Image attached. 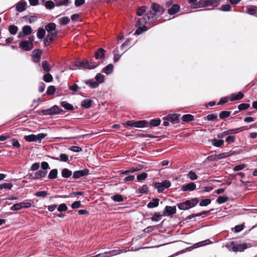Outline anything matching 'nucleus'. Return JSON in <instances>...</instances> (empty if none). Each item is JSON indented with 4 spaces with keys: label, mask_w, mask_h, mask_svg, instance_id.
<instances>
[{
    "label": "nucleus",
    "mask_w": 257,
    "mask_h": 257,
    "mask_svg": "<svg viewBox=\"0 0 257 257\" xmlns=\"http://www.w3.org/2000/svg\"><path fill=\"white\" fill-rule=\"evenodd\" d=\"M198 203V200L197 198H193L181 203H178L177 206L180 210H187L195 206Z\"/></svg>",
    "instance_id": "1"
},
{
    "label": "nucleus",
    "mask_w": 257,
    "mask_h": 257,
    "mask_svg": "<svg viewBox=\"0 0 257 257\" xmlns=\"http://www.w3.org/2000/svg\"><path fill=\"white\" fill-rule=\"evenodd\" d=\"M56 25L54 23H50L45 26V30L47 32V36L55 38L58 34V31L56 29Z\"/></svg>",
    "instance_id": "2"
},
{
    "label": "nucleus",
    "mask_w": 257,
    "mask_h": 257,
    "mask_svg": "<svg viewBox=\"0 0 257 257\" xmlns=\"http://www.w3.org/2000/svg\"><path fill=\"white\" fill-rule=\"evenodd\" d=\"M226 246L229 250H232L234 252L242 251L247 248V245L245 243L236 244L234 242H232L231 243L227 244Z\"/></svg>",
    "instance_id": "3"
},
{
    "label": "nucleus",
    "mask_w": 257,
    "mask_h": 257,
    "mask_svg": "<svg viewBox=\"0 0 257 257\" xmlns=\"http://www.w3.org/2000/svg\"><path fill=\"white\" fill-rule=\"evenodd\" d=\"M62 110L57 105H54L51 108L43 109L42 113L44 115H54L59 113Z\"/></svg>",
    "instance_id": "4"
},
{
    "label": "nucleus",
    "mask_w": 257,
    "mask_h": 257,
    "mask_svg": "<svg viewBox=\"0 0 257 257\" xmlns=\"http://www.w3.org/2000/svg\"><path fill=\"white\" fill-rule=\"evenodd\" d=\"M171 185V183L169 180H165L162 182L155 183V187L157 189L159 193H162L165 189L169 188Z\"/></svg>",
    "instance_id": "5"
},
{
    "label": "nucleus",
    "mask_w": 257,
    "mask_h": 257,
    "mask_svg": "<svg viewBox=\"0 0 257 257\" xmlns=\"http://www.w3.org/2000/svg\"><path fill=\"white\" fill-rule=\"evenodd\" d=\"M98 63L89 62L88 61L78 62L76 64V66L82 67L85 69H92L98 66Z\"/></svg>",
    "instance_id": "6"
},
{
    "label": "nucleus",
    "mask_w": 257,
    "mask_h": 257,
    "mask_svg": "<svg viewBox=\"0 0 257 257\" xmlns=\"http://www.w3.org/2000/svg\"><path fill=\"white\" fill-rule=\"evenodd\" d=\"M32 204L30 202H20L12 206L10 208V210L12 211H18L23 208H30Z\"/></svg>",
    "instance_id": "7"
},
{
    "label": "nucleus",
    "mask_w": 257,
    "mask_h": 257,
    "mask_svg": "<svg viewBox=\"0 0 257 257\" xmlns=\"http://www.w3.org/2000/svg\"><path fill=\"white\" fill-rule=\"evenodd\" d=\"M19 47L24 51H29L33 48L34 45L33 43H30L29 41L23 40L20 41Z\"/></svg>",
    "instance_id": "8"
},
{
    "label": "nucleus",
    "mask_w": 257,
    "mask_h": 257,
    "mask_svg": "<svg viewBox=\"0 0 257 257\" xmlns=\"http://www.w3.org/2000/svg\"><path fill=\"white\" fill-rule=\"evenodd\" d=\"M176 213V207L175 206H166L163 211V215L166 216H170Z\"/></svg>",
    "instance_id": "9"
},
{
    "label": "nucleus",
    "mask_w": 257,
    "mask_h": 257,
    "mask_svg": "<svg viewBox=\"0 0 257 257\" xmlns=\"http://www.w3.org/2000/svg\"><path fill=\"white\" fill-rule=\"evenodd\" d=\"M89 174V170L87 169L74 171L73 174L74 179H79L81 177L87 176Z\"/></svg>",
    "instance_id": "10"
},
{
    "label": "nucleus",
    "mask_w": 257,
    "mask_h": 257,
    "mask_svg": "<svg viewBox=\"0 0 257 257\" xmlns=\"http://www.w3.org/2000/svg\"><path fill=\"white\" fill-rule=\"evenodd\" d=\"M42 51L40 50L36 49L33 51V61L35 63L39 62L41 59Z\"/></svg>",
    "instance_id": "11"
},
{
    "label": "nucleus",
    "mask_w": 257,
    "mask_h": 257,
    "mask_svg": "<svg viewBox=\"0 0 257 257\" xmlns=\"http://www.w3.org/2000/svg\"><path fill=\"white\" fill-rule=\"evenodd\" d=\"M196 186L194 183L191 182L183 185L182 190L183 191H192L196 189Z\"/></svg>",
    "instance_id": "12"
},
{
    "label": "nucleus",
    "mask_w": 257,
    "mask_h": 257,
    "mask_svg": "<svg viewBox=\"0 0 257 257\" xmlns=\"http://www.w3.org/2000/svg\"><path fill=\"white\" fill-rule=\"evenodd\" d=\"M244 97V94L241 92H239L237 94H231L229 96V99L231 101H234L242 99Z\"/></svg>",
    "instance_id": "13"
},
{
    "label": "nucleus",
    "mask_w": 257,
    "mask_h": 257,
    "mask_svg": "<svg viewBox=\"0 0 257 257\" xmlns=\"http://www.w3.org/2000/svg\"><path fill=\"white\" fill-rule=\"evenodd\" d=\"M152 9L157 15H161L163 12V8L156 4H152Z\"/></svg>",
    "instance_id": "14"
},
{
    "label": "nucleus",
    "mask_w": 257,
    "mask_h": 257,
    "mask_svg": "<svg viewBox=\"0 0 257 257\" xmlns=\"http://www.w3.org/2000/svg\"><path fill=\"white\" fill-rule=\"evenodd\" d=\"M47 174V170H39L36 172L35 176L32 179H40L45 177Z\"/></svg>",
    "instance_id": "15"
},
{
    "label": "nucleus",
    "mask_w": 257,
    "mask_h": 257,
    "mask_svg": "<svg viewBox=\"0 0 257 257\" xmlns=\"http://www.w3.org/2000/svg\"><path fill=\"white\" fill-rule=\"evenodd\" d=\"M105 50L103 48H99L95 53V58L96 59H102L104 57Z\"/></svg>",
    "instance_id": "16"
},
{
    "label": "nucleus",
    "mask_w": 257,
    "mask_h": 257,
    "mask_svg": "<svg viewBox=\"0 0 257 257\" xmlns=\"http://www.w3.org/2000/svg\"><path fill=\"white\" fill-rule=\"evenodd\" d=\"M243 130V127L234 128V129H230V130H228L227 131L224 132V134H226V135L230 136V135L236 134L239 132H241Z\"/></svg>",
    "instance_id": "17"
},
{
    "label": "nucleus",
    "mask_w": 257,
    "mask_h": 257,
    "mask_svg": "<svg viewBox=\"0 0 257 257\" xmlns=\"http://www.w3.org/2000/svg\"><path fill=\"white\" fill-rule=\"evenodd\" d=\"M164 120H169L172 123L176 122L178 120V115L176 114H171L164 118Z\"/></svg>",
    "instance_id": "18"
},
{
    "label": "nucleus",
    "mask_w": 257,
    "mask_h": 257,
    "mask_svg": "<svg viewBox=\"0 0 257 257\" xmlns=\"http://www.w3.org/2000/svg\"><path fill=\"white\" fill-rule=\"evenodd\" d=\"M26 6L27 3L26 2L23 1H21L17 4L16 9L20 12H23L26 10Z\"/></svg>",
    "instance_id": "19"
},
{
    "label": "nucleus",
    "mask_w": 257,
    "mask_h": 257,
    "mask_svg": "<svg viewBox=\"0 0 257 257\" xmlns=\"http://www.w3.org/2000/svg\"><path fill=\"white\" fill-rule=\"evenodd\" d=\"M142 169L141 167H132L129 168L128 170L125 171H123L121 172V174L122 175H127L129 173H134L135 172L138 171Z\"/></svg>",
    "instance_id": "20"
},
{
    "label": "nucleus",
    "mask_w": 257,
    "mask_h": 257,
    "mask_svg": "<svg viewBox=\"0 0 257 257\" xmlns=\"http://www.w3.org/2000/svg\"><path fill=\"white\" fill-rule=\"evenodd\" d=\"M180 9V7L178 4H174L172 6L170 9H168V13L170 15H174L177 13Z\"/></svg>",
    "instance_id": "21"
},
{
    "label": "nucleus",
    "mask_w": 257,
    "mask_h": 257,
    "mask_svg": "<svg viewBox=\"0 0 257 257\" xmlns=\"http://www.w3.org/2000/svg\"><path fill=\"white\" fill-rule=\"evenodd\" d=\"M157 14L154 12H148L146 17L147 18L149 23L154 21L156 19Z\"/></svg>",
    "instance_id": "22"
},
{
    "label": "nucleus",
    "mask_w": 257,
    "mask_h": 257,
    "mask_svg": "<svg viewBox=\"0 0 257 257\" xmlns=\"http://www.w3.org/2000/svg\"><path fill=\"white\" fill-rule=\"evenodd\" d=\"M111 199L114 202H123L125 198L120 194H116L111 197Z\"/></svg>",
    "instance_id": "23"
},
{
    "label": "nucleus",
    "mask_w": 257,
    "mask_h": 257,
    "mask_svg": "<svg viewBox=\"0 0 257 257\" xmlns=\"http://www.w3.org/2000/svg\"><path fill=\"white\" fill-rule=\"evenodd\" d=\"M51 158L53 160L64 162H66L68 160V156L65 154H61L59 158L55 157H52Z\"/></svg>",
    "instance_id": "24"
},
{
    "label": "nucleus",
    "mask_w": 257,
    "mask_h": 257,
    "mask_svg": "<svg viewBox=\"0 0 257 257\" xmlns=\"http://www.w3.org/2000/svg\"><path fill=\"white\" fill-rule=\"evenodd\" d=\"M210 142L211 144L216 147H220L224 144V141L221 139L218 140L216 139H213L210 140Z\"/></svg>",
    "instance_id": "25"
},
{
    "label": "nucleus",
    "mask_w": 257,
    "mask_h": 257,
    "mask_svg": "<svg viewBox=\"0 0 257 257\" xmlns=\"http://www.w3.org/2000/svg\"><path fill=\"white\" fill-rule=\"evenodd\" d=\"M159 199L158 198H154L152 201L149 202L147 204V207L149 208H153L157 207L159 205Z\"/></svg>",
    "instance_id": "26"
},
{
    "label": "nucleus",
    "mask_w": 257,
    "mask_h": 257,
    "mask_svg": "<svg viewBox=\"0 0 257 257\" xmlns=\"http://www.w3.org/2000/svg\"><path fill=\"white\" fill-rule=\"evenodd\" d=\"M70 3L69 0H56L55 2L56 7L68 6Z\"/></svg>",
    "instance_id": "27"
},
{
    "label": "nucleus",
    "mask_w": 257,
    "mask_h": 257,
    "mask_svg": "<svg viewBox=\"0 0 257 257\" xmlns=\"http://www.w3.org/2000/svg\"><path fill=\"white\" fill-rule=\"evenodd\" d=\"M149 23L146 17H143L142 18L139 19L136 24V27H139L140 26H145V24Z\"/></svg>",
    "instance_id": "28"
},
{
    "label": "nucleus",
    "mask_w": 257,
    "mask_h": 257,
    "mask_svg": "<svg viewBox=\"0 0 257 257\" xmlns=\"http://www.w3.org/2000/svg\"><path fill=\"white\" fill-rule=\"evenodd\" d=\"M92 100L89 99H86L81 102V106L85 108H89L92 104Z\"/></svg>",
    "instance_id": "29"
},
{
    "label": "nucleus",
    "mask_w": 257,
    "mask_h": 257,
    "mask_svg": "<svg viewBox=\"0 0 257 257\" xmlns=\"http://www.w3.org/2000/svg\"><path fill=\"white\" fill-rule=\"evenodd\" d=\"M113 69V66L111 64H109L107 65L106 66H105L103 69V72H104L105 74L108 75L110 74L112 71Z\"/></svg>",
    "instance_id": "30"
},
{
    "label": "nucleus",
    "mask_w": 257,
    "mask_h": 257,
    "mask_svg": "<svg viewBox=\"0 0 257 257\" xmlns=\"http://www.w3.org/2000/svg\"><path fill=\"white\" fill-rule=\"evenodd\" d=\"M148 122L146 120L136 121L135 127L143 128L147 126Z\"/></svg>",
    "instance_id": "31"
},
{
    "label": "nucleus",
    "mask_w": 257,
    "mask_h": 257,
    "mask_svg": "<svg viewBox=\"0 0 257 257\" xmlns=\"http://www.w3.org/2000/svg\"><path fill=\"white\" fill-rule=\"evenodd\" d=\"M62 176L63 178H67L70 177L72 175L71 171L67 168L63 169L61 172Z\"/></svg>",
    "instance_id": "32"
},
{
    "label": "nucleus",
    "mask_w": 257,
    "mask_h": 257,
    "mask_svg": "<svg viewBox=\"0 0 257 257\" xmlns=\"http://www.w3.org/2000/svg\"><path fill=\"white\" fill-rule=\"evenodd\" d=\"M61 105L64 109L67 110H72L74 109L73 106L67 101L61 102Z\"/></svg>",
    "instance_id": "33"
},
{
    "label": "nucleus",
    "mask_w": 257,
    "mask_h": 257,
    "mask_svg": "<svg viewBox=\"0 0 257 257\" xmlns=\"http://www.w3.org/2000/svg\"><path fill=\"white\" fill-rule=\"evenodd\" d=\"M45 34H46L45 28L43 29L42 28H41L38 30L37 36L38 39H42L45 36Z\"/></svg>",
    "instance_id": "34"
},
{
    "label": "nucleus",
    "mask_w": 257,
    "mask_h": 257,
    "mask_svg": "<svg viewBox=\"0 0 257 257\" xmlns=\"http://www.w3.org/2000/svg\"><path fill=\"white\" fill-rule=\"evenodd\" d=\"M25 140L28 142H36L37 140L36 139V135H30L28 136H24Z\"/></svg>",
    "instance_id": "35"
},
{
    "label": "nucleus",
    "mask_w": 257,
    "mask_h": 257,
    "mask_svg": "<svg viewBox=\"0 0 257 257\" xmlns=\"http://www.w3.org/2000/svg\"><path fill=\"white\" fill-rule=\"evenodd\" d=\"M211 242L209 239H206L205 240L199 242L197 243H195L194 245V247L197 248V247H199L200 246H203L205 245L209 244L211 243Z\"/></svg>",
    "instance_id": "36"
},
{
    "label": "nucleus",
    "mask_w": 257,
    "mask_h": 257,
    "mask_svg": "<svg viewBox=\"0 0 257 257\" xmlns=\"http://www.w3.org/2000/svg\"><path fill=\"white\" fill-rule=\"evenodd\" d=\"M228 200V197L226 196H219L216 202L219 204H223Z\"/></svg>",
    "instance_id": "37"
},
{
    "label": "nucleus",
    "mask_w": 257,
    "mask_h": 257,
    "mask_svg": "<svg viewBox=\"0 0 257 257\" xmlns=\"http://www.w3.org/2000/svg\"><path fill=\"white\" fill-rule=\"evenodd\" d=\"M22 31L24 32V34L26 36L30 35L32 32V29L31 26L29 25L24 26L22 28Z\"/></svg>",
    "instance_id": "38"
},
{
    "label": "nucleus",
    "mask_w": 257,
    "mask_h": 257,
    "mask_svg": "<svg viewBox=\"0 0 257 257\" xmlns=\"http://www.w3.org/2000/svg\"><path fill=\"white\" fill-rule=\"evenodd\" d=\"M194 119V116L191 114H184L182 117V120L183 121L189 122Z\"/></svg>",
    "instance_id": "39"
},
{
    "label": "nucleus",
    "mask_w": 257,
    "mask_h": 257,
    "mask_svg": "<svg viewBox=\"0 0 257 257\" xmlns=\"http://www.w3.org/2000/svg\"><path fill=\"white\" fill-rule=\"evenodd\" d=\"M187 177L191 180H195L197 179L198 176L195 172L190 171L187 174Z\"/></svg>",
    "instance_id": "40"
},
{
    "label": "nucleus",
    "mask_w": 257,
    "mask_h": 257,
    "mask_svg": "<svg viewBox=\"0 0 257 257\" xmlns=\"http://www.w3.org/2000/svg\"><path fill=\"white\" fill-rule=\"evenodd\" d=\"M58 171L56 169H52L48 175V178L50 179L56 178L57 176Z\"/></svg>",
    "instance_id": "41"
},
{
    "label": "nucleus",
    "mask_w": 257,
    "mask_h": 257,
    "mask_svg": "<svg viewBox=\"0 0 257 257\" xmlns=\"http://www.w3.org/2000/svg\"><path fill=\"white\" fill-rule=\"evenodd\" d=\"M85 83L92 88H95L99 85V83L97 81H95L93 80H87Z\"/></svg>",
    "instance_id": "42"
},
{
    "label": "nucleus",
    "mask_w": 257,
    "mask_h": 257,
    "mask_svg": "<svg viewBox=\"0 0 257 257\" xmlns=\"http://www.w3.org/2000/svg\"><path fill=\"white\" fill-rule=\"evenodd\" d=\"M13 184L12 183H4L0 184V189H9L10 190L13 187Z\"/></svg>",
    "instance_id": "43"
},
{
    "label": "nucleus",
    "mask_w": 257,
    "mask_h": 257,
    "mask_svg": "<svg viewBox=\"0 0 257 257\" xmlns=\"http://www.w3.org/2000/svg\"><path fill=\"white\" fill-rule=\"evenodd\" d=\"M162 215L159 212H155L151 218L152 221H158L161 219Z\"/></svg>",
    "instance_id": "44"
},
{
    "label": "nucleus",
    "mask_w": 257,
    "mask_h": 257,
    "mask_svg": "<svg viewBox=\"0 0 257 257\" xmlns=\"http://www.w3.org/2000/svg\"><path fill=\"white\" fill-rule=\"evenodd\" d=\"M256 9L255 7L251 6L247 8V13L249 15H253L256 13Z\"/></svg>",
    "instance_id": "45"
},
{
    "label": "nucleus",
    "mask_w": 257,
    "mask_h": 257,
    "mask_svg": "<svg viewBox=\"0 0 257 257\" xmlns=\"http://www.w3.org/2000/svg\"><path fill=\"white\" fill-rule=\"evenodd\" d=\"M231 112L228 111H222L219 114V117L221 119H224L229 117L230 115Z\"/></svg>",
    "instance_id": "46"
},
{
    "label": "nucleus",
    "mask_w": 257,
    "mask_h": 257,
    "mask_svg": "<svg viewBox=\"0 0 257 257\" xmlns=\"http://www.w3.org/2000/svg\"><path fill=\"white\" fill-rule=\"evenodd\" d=\"M9 30L10 33L12 35H14L17 33L18 28L17 26H16L15 25H11L9 28Z\"/></svg>",
    "instance_id": "47"
},
{
    "label": "nucleus",
    "mask_w": 257,
    "mask_h": 257,
    "mask_svg": "<svg viewBox=\"0 0 257 257\" xmlns=\"http://www.w3.org/2000/svg\"><path fill=\"white\" fill-rule=\"evenodd\" d=\"M147 30V27L145 26H143V27L139 26L138 29L136 30L135 32V34L140 35L142 32H145Z\"/></svg>",
    "instance_id": "48"
},
{
    "label": "nucleus",
    "mask_w": 257,
    "mask_h": 257,
    "mask_svg": "<svg viewBox=\"0 0 257 257\" xmlns=\"http://www.w3.org/2000/svg\"><path fill=\"white\" fill-rule=\"evenodd\" d=\"M204 5L210 6L218 2V0H201Z\"/></svg>",
    "instance_id": "49"
},
{
    "label": "nucleus",
    "mask_w": 257,
    "mask_h": 257,
    "mask_svg": "<svg viewBox=\"0 0 257 257\" xmlns=\"http://www.w3.org/2000/svg\"><path fill=\"white\" fill-rule=\"evenodd\" d=\"M42 66L44 70L46 72H49L50 70V65L47 61H43L42 63Z\"/></svg>",
    "instance_id": "50"
},
{
    "label": "nucleus",
    "mask_w": 257,
    "mask_h": 257,
    "mask_svg": "<svg viewBox=\"0 0 257 257\" xmlns=\"http://www.w3.org/2000/svg\"><path fill=\"white\" fill-rule=\"evenodd\" d=\"M148 192V187L146 185H144L141 187V188L139 189L138 191V192H139L141 194H147Z\"/></svg>",
    "instance_id": "51"
},
{
    "label": "nucleus",
    "mask_w": 257,
    "mask_h": 257,
    "mask_svg": "<svg viewBox=\"0 0 257 257\" xmlns=\"http://www.w3.org/2000/svg\"><path fill=\"white\" fill-rule=\"evenodd\" d=\"M45 6L48 9H52L54 8L55 4L52 1H48L45 3Z\"/></svg>",
    "instance_id": "52"
},
{
    "label": "nucleus",
    "mask_w": 257,
    "mask_h": 257,
    "mask_svg": "<svg viewBox=\"0 0 257 257\" xmlns=\"http://www.w3.org/2000/svg\"><path fill=\"white\" fill-rule=\"evenodd\" d=\"M43 80L46 82H50L53 80V77L50 73H47L44 75Z\"/></svg>",
    "instance_id": "53"
},
{
    "label": "nucleus",
    "mask_w": 257,
    "mask_h": 257,
    "mask_svg": "<svg viewBox=\"0 0 257 257\" xmlns=\"http://www.w3.org/2000/svg\"><path fill=\"white\" fill-rule=\"evenodd\" d=\"M59 22L60 24L65 25H67L69 23L70 19H69V18L67 17H64L60 19Z\"/></svg>",
    "instance_id": "54"
},
{
    "label": "nucleus",
    "mask_w": 257,
    "mask_h": 257,
    "mask_svg": "<svg viewBox=\"0 0 257 257\" xmlns=\"http://www.w3.org/2000/svg\"><path fill=\"white\" fill-rule=\"evenodd\" d=\"M47 136L46 134L40 133L36 135L37 142L41 143L42 140L44 139Z\"/></svg>",
    "instance_id": "55"
},
{
    "label": "nucleus",
    "mask_w": 257,
    "mask_h": 257,
    "mask_svg": "<svg viewBox=\"0 0 257 257\" xmlns=\"http://www.w3.org/2000/svg\"><path fill=\"white\" fill-rule=\"evenodd\" d=\"M80 88L75 83L69 86V89L73 92H77Z\"/></svg>",
    "instance_id": "56"
},
{
    "label": "nucleus",
    "mask_w": 257,
    "mask_h": 257,
    "mask_svg": "<svg viewBox=\"0 0 257 257\" xmlns=\"http://www.w3.org/2000/svg\"><path fill=\"white\" fill-rule=\"evenodd\" d=\"M68 207L65 203H62L59 205L57 210L59 212L65 211L67 210Z\"/></svg>",
    "instance_id": "57"
},
{
    "label": "nucleus",
    "mask_w": 257,
    "mask_h": 257,
    "mask_svg": "<svg viewBox=\"0 0 257 257\" xmlns=\"http://www.w3.org/2000/svg\"><path fill=\"white\" fill-rule=\"evenodd\" d=\"M161 123V120L160 119H153L150 121V125L153 126H157Z\"/></svg>",
    "instance_id": "58"
},
{
    "label": "nucleus",
    "mask_w": 257,
    "mask_h": 257,
    "mask_svg": "<svg viewBox=\"0 0 257 257\" xmlns=\"http://www.w3.org/2000/svg\"><path fill=\"white\" fill-rule=\"evenodd\" d=\"M217 115L215 114H209L207 116V119L209 121H217Z\"/></svg>",
    "instance_id": "59"
},
{
    "label": "nucleus",
    "mask_w": 257,
    "mask_h": 257,
    "mask_svg": "<svg viewBox=\"0 0 257 257\" xmlns=\"http://www.w3.org/2000/svg\"><path fill=\"white\" fill-rule=\"evenodd\" d=\"M211 200L210 199H205L202 200L199 203L201 206H206L210 204Z\"/></svg>",
    "instance_id": "60"
},
{
    "label": "nucleus",
    "mask_w": 257,
    "mask_h": 257,
    "mask_svg": "<svg viewBox=\"0 0 257 257\" xmlns=\"http://www.w3.org/2000/svg\"><path fill=\"white\" fill-rule=\"evenodd\" d=\"M146 12V8L145 7H141L137 11V14L138 16H141Z\"/></svg>",
    "instance_id": "61"
},
{
    "label": "nucleus",
    "mask_w": 257,
    "mask_h": 257,
    "mask_svg": "<svg viewBox=\"0 0 257 257\" xmlns=\"http://www.w3.org/2000/svg\"><path fill=\"white\" fill-rule=\"evenodd\" d=\"M47 192L45 191H42L35 193V196L37 197H45L47 195Z\"/></svg>",
    "instance_id": "62"
},
{
    "label": "nucleus",
    "mask_w": 257,
    "mask_h": 257,
    "mask_svg": "<svg viewBox=\"0 0 257 257\" xmlns=\"http://www.w3.org/2000/svg\"><path fill=\"white\" fill-rule=\"evenodd\" d=\"M95 79L98 83H102L104 81V78L102 75L100 73H98L95 76Z\"/></svg>",
    "instance_id": "63"
},
{
    "label": "nucleus",
    "mask_w": 257,
    "mask_h": 257,
    "mask_svg": "<svg viewBox=\"0 0 257 257\" xmlns=\"http://www.w3.org/2000/svg\"><path fill=\"white\" fill-rule=\"evenodd\" d=\"M54 38L48 37L46 36V39L44 41V45L45 46H48L51 44L53 41Z\"/></svg>",
    "instance_id": "64"
}]
</instances>
